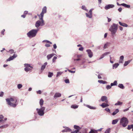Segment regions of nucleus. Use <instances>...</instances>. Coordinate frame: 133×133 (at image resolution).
<instances>
[{
    "instance_id": "ea45409f",
    "label": "nucleus",
    "mask_w": 133,
    "mask_h": 133,
    "mask_svg": "<svg viewBox=\"0 0 133 133\" xmlns=\"http://www.w3.org/2000/svg\"><path fill=\"white\" fill-rule=\"evenodd\" d=\"M23 86L22 84H19L17 85V87L18 89H20Z\"/></svg>"
},
{
    "instance_id": "9b49d317",
    "label": "nucleus",
    "mask_w": 133,
    "mask_h": 133,
    "mask_svg": "<svg viewBox=\"0 0 133 133\" xmlns=\"http://www.w3.org/2000/svg\"><path fill=\"white\" fill-rule=\"evenodd\" d=\"M86 51L87 52L89 57L90 58H91L93 56V54L91 50H90L88 49Z\"/></svg>"
},
{
    "instance_id": "e433bc0d",
    "label": "nucleus",
    "mask_w": 133,
    "mask_h": 133,
    "mask_svg": "<svg viewBox=\"0 0 133 133\" xmlns=\"http://www.w3.org/2000/svg\"><path fill=\"white\" fill-rule=\"evenodd\" d=\"M8 124H6L5 125H3L1 126V129H4L8 127Z\"/></svg>"
},
{
    "instance_id": "72a5a7b5",
    "label": "nucleus",
    "mask_w": 133,
    "mask_h": 133,
    "mask_svg": "<svg viewBox=\"0 0 133 133\" xmlns=\"http://www.w3.org/2000/svg\"><path fill=\"white\" fill-rule=\"evenodd\" d=\"M89 133H97V131L94 129H91Z\"/></svg>"
},
{
    "instance_id": "2eb2a0df",
    "label": "nucleus",
    "mask_w": 133,
    "mask_h": 133,
    "mask_svg": "<svg viewBox=\"0 0 133 133\" xmlns=\"http://www.w3.org/2000/svg\"><path fill=\"white\" fill-rule=\"evenodd\" d=\"M47 64V62L45 63L42 66L41 68V70L43 71L45 68Z\"/></svg>"
},
{
    "instance_id": "774afa93",
    "label": "nucleus",
    "mask_w": 133,
    "mask_h": 133,
    "mask_svg": "<svg viewBox=\"0 0 133 133\" xmlns=\"http://www.w3.org/2000/svg\"><path fill=\"white\" fill-rule=\"evenodd\" d=\"M3 118V116L2 115H0V119H2Z\"/></svg>"
},
{
    "instance_id": "20e7f679",
    "label": "nucleus",
    "mask_w": 133,
    "mask_h": 133,
    "mask_svg": "<svg viewBox=\"0 0 133 133\" xmlns=\"http://www.w3.org/2000/svg\"><path fill=\"white\" fill-rule=\"evenodd\" d=\"M128 123V121L127 119L125 117H123L120 119V124L123 127H125L127 125Z\"/></svg>"
},
{
    "instance_id": "37998d69",
    "label": "nucleus",
    "mask_w": 133,
    "mask_h": 133,
    "mask_svg": "<svg viewBox=\"0 0 133 133\" xmlns=\"http://www.w3.org/2000/svg\"><path fill=\"white\" fill-rule=\"evenodd\" d=\"M110 130V128H108L105 131L104 133H109Z\"/></svg>"
},
{
    "instance_id": "6e6552de",
    "label": "nucleus",
    "mask_w": 133,
    "mask_h": 133,
    "mask_svg": "<svg viewBox=\"0 0 133 133\" xmlns=\"http://www.w3.org/2000/svg\"><path fill=\"white\" fill-rule=\"evenodd\" d=\"M46 6H44L43 8L42 12L41 14L39 15H38L39 17H41V19H42V18L43 17L44 14L46 12Z\"/></svg>"
},
{
    "instance_id": "bb28decb",
    "label": "nucleus",
    "mask_w": 133,
    "mask_h": 133,
    "mask_svg": "<svg viewBox=\"0 0 133 133\" xmlns=\"http://www.w3.org/2000/svg\"><path fill=\"white\" fill-rule=\"evenodd\" d=\"M98 82L101 84H105L107 83L106 81L102 80H99L98 81Z\"/></svg>"
},
{
    "instance_id": "338daca9",
    "label": "nucleus",
    "mask_w": 133,
    "mask_h": 133,
    "mask_svg": "<svg viewBox=\"0 0 133 133\" xmlns=\"http://www.w3.org/2000/svg\"><path fill=\"white\" fill-rule=\"evenodd\" d=\"M129 110V108H128L126 109H124V110H123V111L124 112H125L126 111H128V110Z\"/></svg>"
},
{
    "instance_id": "2f4dec72",
    "label": "nucleus",
    "mask_w": 133,
    "mask_h": 133,
    "mask_svg": "<svg viewBox=\"0 0 133 133\" xmlns=\"http://www.w3.org/2000/svg\"><path fill=\"white\" fill-rule=\"evenodd\" d=\"M123 103L119 101H118L117 102L115 103V105H120L122 104Z\"/></svg>"
},
{
    "instance_id": "423d86ee",
    "label": "nucleus",
    "mask_w": 133,
    "mask_h": 133,
    "mask_svg": "<svg viewBox=\"0 0 133 133\" xmlns=\"http://www.w3.org/2000/svg\"><path fill=\"white\" fill-rule=\"evenodd\" d=\"M45 109V107H41V108L39 109H36V111L38 115L41 116H43L44 114V111Z\"/></svg>"
},
{
    "instance_id": "39448f33",
    "label": "nucleus",
    "mask_w": 133,
    "mask_h": 133,
    "mask_svg": "<svg viewBox=\"0 0 133 133\" xmlns=\"http://www.w3.org/2000/svg\"><path fill=\"white\" fill-rule=\"evenodd\" d=\"M39 19L40 20H38L37 21L35 24V26L37 28H38L39 26H42L44 25V21L43 20V18L41 19V17H39Z\"/></svg>"
},
{
    "instance_id": "58836bf2",
    "label": "nucleus",
    "mask_w": 133,
    "mask_h": 133,
    "mask_svg": "<svg viewBox=\"0 0 133 133\" xmlns=\"http://www.w3.org/2000/svg\"><path fill=\"white\" fill-rule=\"evenodd\" d=\"M62 72H57V74L56 75V77H58L60 75L62 74Z\"/></svg>"
},
{
    "instance_id": "a19ab883",
    "label": "nucleus",
    "mask_w": 133,
    "mask_h": 133,
    "mask_svg": "<svg viewBox=\"0 0 133 133\" xmlns=\"http://www.w3.org/2000/svg\"><path fill=\"white\" fill-rule=\"evenodd\" d=\"M82 9L86 11H88V10L86 9L85 6L84 5H82Z\"/></svg>"
},
{
    "instance_id": "4d7b16f0",
    "label": "nucleus",
    "mask_w": 133,
    "mask_h": 133,
    "mask_svg": "<svg viewBox=\"0 0 133 133\" xmlns=\"http://www.w3.org/2000/svg\"><path fill=\"white\" fill-rule=\"evenodd\" d=\"M4 92H2L0 94V97H2L3 95Z\"/></svg>"
},
{
    "instance_id": "aec40b11",
    "label": "nucleus",
    "mask_w": 133,
    "mask_h": 133,
    "mask_svg": "<svg viewBox=\"0 0 133 133\" xmlns=\"http://www.w3.org/2000/svg\"><path fill=\"white\" fill-rule=\"evenodd\" d=\"M124 56H122L120 57L119 62L120 63H122L124 60Z\"/></svg>"
},
{
    "instance_id": "052dcab7",
    "label": "nucleus",
    "mask_w": 133,
    "mask_h": 133,
    "mask_svg": "<svg viewBox=\"0 0 133 133\" xmlns=\"http://www.w3.org/2000/svg\"><path fill=\"white\" fill-rule=\"evenodd\" d=\"M53 47L55 49H56L57 48V46L56 44H55L54 45Z\"/></svg>"
},
{
    "instance_id": "c9c22d12",
    "label": "nucleus",
    "mask_w": 133,
    "mask_h": 133,
    "mask_svg": "<svg viewBox=\"0 0 133 133\" xmlns=\"http://www.w3.org/2000/svg\"><path fill=\"white\" fill-rule=\"evenodd\" d=\"M53 75V73L49 72L48 75V77L50 78Z\"/></svg>"
},
{
    "instance_id": "8fccbe9b",
    "label": "nucleus",
    "mask_w": 133,
    "mask_h": 133,
    "mask_svg": "<svg viewBox=\"0 0 133 133\" xmlns=\"http://www.w3.org/2000/svg\"><path fill=\"white\" fill-rule=\"evenodd\" d=\"M46 42L47 43H49L51 44H52V43L50 41H48V40H44V41H43V42Z\"/></svg>"
},
{
    "instance_id": "cd10ccee",
    "label": "nucleus",
    "mask_w": 133,
    "mask_h": 133,
    "mask_svg": "<svg viewBox=\"0 0 133 133\" xmlns=\"http://www.w3.org/2000/svg\"><path fill=\"white\" fill-rule=\"evenodd\" d=\"M131 61V60H129V61H125L124 65V66H126L129 63H130Z\"/></svg>"
},
{
    "instance_id": "09e8293b",
    "label": "nucleus",
    "mask_w": 133,
    "mask_h": 133,
    "mask_svg": "<svg viewBox=\"0 0 133 133\" xmlns=\"http://www.w3.org/2000/svg\"><path fill=\"white\" fill-rule=\"evenodd\" d=\"M65 82L66 83H69V79H65Z\"/></svg>"
},
{
    "instance_id": "7c9ffc66",
    "label": "nucleus",
    "mask_w": 133,
    "mask_h": 133,
    "mask_svg": "<svg viewBox=\"0 0 133 133\" xmlns=\"http://www.w3.org/2000/svg\"><path fill=\"white\" fill-rule=\"evenodd\" d=\"M118 86L120 88L122 89H123L124 88V85L122 84H118Z\"/></svg>"
},
{
    "instance_id": "393cba45",
    "label": "nucleus",
    "mask_w": 133,
    "mask_h": 133,
    "mask_svg": "<svg viewBox=\"0 0 133 133\" xmlns=\"http://www.w3.org/2000/svg\"><path fill=\"white\" fill-rule=\"evenodd\" d=\"M119 111V110L118 109H116L115 111H114L112 113V115H116Z\"/></svg>"
},
{
    "instance_id": "ddd939ff",
    "label": "nucleus",
    "mask_w": 133,
    "mask_h": 133,
    "mask_svg": "<svg viewBox=\"0 0 133 133\" xmlns=\"http://www.w3.org/2000/svg\"><path fill=\"white\" fill-rule=\"evenodd\" d=\"M74 128L75 129H77V130H76L75 131L72 132L71 133H77L79 131V129H81V128H80L78 126L76 125H74Z\"/></svg>"
},
{
    "instance_id": "c03bdc74",
    "label": "nucleus",
    "mask_w": 133,
    "mask_h": 133,
    "mask_svg": "<svg viewBox=\"0 0 133 133\" xmlns=\"http://www.w3.org/2000/svg\"><path fill=\"white\" fill-rule=\"evenodd\" d=\"M111 85H107L106 87V88L107 89H109L111 88Z\"/></svg>"
},
{
    "instance_id": "a878e982",
    "label": "nucleus",
    "mask_w": 133,
    "mask_h": 133,
    "mask_svg": "<svg viewBox=\"0 0 133 133\" xmlns=\"http://www.w3.org/2000/svg\"><path fill=\"white\" fill-rule=\"evenodd\" d=\"M43 102L44 101L42 99H41L39 101V104L41 107H43L42 105L43 104Z\"/></svg>"
},
{
    "instance_id": "49530a36",
    "label": "nucleus",
    "mask_w": 133,
    "mask_h": 133,
    "mask_svg": "<svg viewBox=\"0 0 133 133\" xmlns=\"http://www.w3.org/2000/svg\"><path fill=\"white\" fill-rule=\"evenodd\" d=\"M57 59V57L56 56H54V57L52 59L53 62H54L55 61V60Z\"/></svg>"
},
{
    "instance_id": "f3484780",
    "label": "nucleus",
    "mask_w": 133,
    "mask_h": 133,
    "mask_svg": "<svg viewBox=\"0 0 133 133\" xmlns=\"http://www.w3.org/2000/svg\"><path fill=\"white\" fill-rule=\"evenodd\" d=\"M61 96V94L58 92L56 93L54 96V98H56L57 97H60Z\"/></svg>"
},
{
    "instance_id": "473e14b6",
    "label": "nucleus",
    "mask_w": 133,
    "mask_h": 133,
    "mask_svg": "<svg viewBox=\"0 0 133 133\" xmlns=\"http://www.w3.org/2000/svg\"><path fill=\"white\" fill-rule=\"evenodd\" d=\"M117 82L116 81H115L113 83H111V86H112L114 85H117Z\"/></svg>"
},
{
    "instance_id": "f8f14e48",
    "label": "nucleus",
    "mask_w": 133,
    "mask_h": 133,
    "mask_svg": "<svg viewBox=\"0 0 133 133\" xmlns=\"http://www.w3.org/2000/svg\"><path fill=\"white\" fill-rule=\"evenodd\" d=\"M101 100L102 101L105 102L106 103H108V102L107 97L105 96H102L101 98Z\"/></svg>"
},
{
    "instance_id": "5701e85b",
    "label": "nucleus",
    "mask_w": 133,
    "mask_h": 133,
    "mask_svg": "<svg viewBox=\"0 0 133 133\" xmlns=\"http://www.w3.org/2000/svg\"><path fill=\"white\" fill-rule=\"evenodd\" d=\"M86 16L87 17H88L89 18H91L92 17V15L89 13L88 14L87 13H85Z\"/></svg>"
},
{
    "instance_id": "680f3d73",
    "label": "nucleus",
    "mask_w": 133,
    "mask_h": 133,
    "mask_svg": "<svg viewBox=\"0 0 133 133\" xmlns=\"http://www.w3.org/2000/svg\"><path fill=\"white\" fill-rule=\"evenodd\" d=\"M98 79H102V77L101 76V75H99V74L98 75Z\"/></svg>"
},
{
    "instance_id": "6e6d98bb",
    "label": "nucleus",
    "mask_w": 133,
    "mask_h": 133,
    "mask_svg": "<svg viewBox=\"0 0 133 133\" xmlns=\"http://www.w3.org/2000/svg\"><path fill=\"white\" fill-rule=\"evenodd\" d=\"M37 94H41V91L40 90H39L37 91Z\"/></svg>"
},
{
    "instance_id": "6ab92c4d",
    "label": "nucleus",
    "mask_w": 133,
    "mask_h": 133,
    "mask_svg": "<svg viewBox=\"0 0 133 133\" xmlns=\"http://www.w3.org/2000/svg\"><path fill=\"white\" fill-rule=\"evenodd\" d=\"M54 54L52 53L49 54L47 56V58L48 60H49L54 55Z\"/></svg>"
},
{
    "instance_id": "c756f323",
    "label": "nucleus",
    "mask_w": 133,
    "mask_h": 133,
    "mask_svg": "<svg viewBox=\"0 0 133 133\" xmlns=\"http://www.w3.org/2000/svg\"><path fill=\"white\" fill-rule=\"evenodd\" d=\"M119 64L118 63H116L114 64L113 65L112 68L113 69H114V68H116L118 66Z\"/></svg>"
},
{
    "instance_id": "0e129e2a",
    "label": "nucleus",
    "mask_w": 133,
    "mask_h": 133,
    "mask_svg": "<svg viewBox=\"0 0 133 133\" xmlns=\"http://www.w3.org/2000/svg\"><path fill=\"white\" fill-rule=\"evenodd\" d=\"M107 18L108 19V22H110L111 21V19L110 18H108V17H107Z\"/></svg>"
},
{
    "instance_id": "e2e57ef3",
    "label": "nucleus",
    "mask_w": 133,
    "mask_h": 133,
    "mask_svg": "<svg viewBox=\"0 0 133 133\" xmlns=\"http://www.w3.org/2000/svg\"><path fill=\"white\" fill-rule=\"evenodd\" d=\"M45 46L46 47H49L50 46V45L48 44H45Z\"/></svg>"
},
{
    "instance_id": "864d4df0",
    "label": "nucleus",
    "mask_w": 133,
    "mask_h": 133,
    "mask_svg": "<svg viewBox=\"0 0 133 133\" xmlns=\"http://www.w3.org/2000/svg\"><path fill=\"white\" fill-rule=\"evenodd\" d=\"M68 71L71 73H74L75 72V71H71L69 70H68Z\"/></svg>"
},
{
    "instance_id": "dca6fc26",
    "label": "nucleus",
    "mask_w": 133,
    "mask_h": 133,
    "mask_svg": "<svg viewBox=\"0 0 133 133\" xmlns=\"http://www.w3.org/2000/svg\"><path fill=\"white\" fill-rule=\"evenodd\" d=\"M84 105L90 109L95 110L96 109V108L95 107H91L88 105L84 104Z\"/></svg>"
},
{
    "instance_id": "69168bd1",
    "label": "nucleus",
    "mask_w": 133,
    "mask_h": 133,
    "mask_svg": "<svg viewBox=\"0 0 133 133\" xmlns=\"http://www.w3.org/2000/svg\"><path fill=\"white\" fill-rule=\"evenodd\" d=\"M28 11H25L24 12V15H25L27 14H28Z\"/></svg>"
},
{
    "instance_id": "f03ea898",
    "label": "nucleus",
    "mask_w": 133,
    "mask_h": 133,
    "mask_svg": "<svg viewBox=\"0 0 133 133\" xmlns=\"http://www.w3.org/2000/svg\"><path fill=\"white\" fill-rule=\"evenodd\" d=\"M39 30V29H32L27 33V36L30 38L34 37L36 36Z\"/></svg>"
},
{
    "instance_id": "4be33fe9",
    "label": "nucleus",
    "mask_w": 133,
    "mask_h": 133,
    "mask_svg": "<svg viewBox=\"0 0 133 133\" xmlns=\"http://www.w3.org/2000/svg\"><path fill=\"white\" fill-rule=\"evenodd\" d=\"M121 5L127 8H130V5H127L125 3H122L121 4Z\"/></svg>"
},
{
    "instance_id": "1a4fd4ad",
    "label": "nucleus",
    "mask_w": 133,
    "mask_h": 133,
    "mask_svg": "<svg viewBox=\"0 0 133 133\" xmlns=\"http://www.w3.org/2000/svg\"><path fill=\"white\" fill-rule=\"evenodd\" d=\"M17 56V55L16 54L14 53L13 55L12 56H10L6 60L7 61H10L11 60H13L14 58H16Z\"/></svg>"
},
{
    "instance_id": "7ed1b4c3",
    "label": "nucleus",
    "mask_w": 133,
    "mask_h": 133,
    "mask_svg": "<svg viewBox=\"0 0 133 133\" xmlns=\"http://www.w3.org/2000/svg\"><path fill=\"white\" fill-rule=\"evenodd\" d=\"M118 29V25L115 23H113L111 25L109 29V30L111 32L112 35H114L117 32Z\"/></svg>"
},
{
    "instance_id": "4c0bfd02",
    "label": "nucleus",
    "mask_w": 133,
    "mask_h": 133,
    "mask_svg": "<svg viewBox=\"0 0 133 133\" xmlns=\"http://www.w3.org/2000/svg\"><path fill=\"white\" fill-rule=\"evenodd\" d=\"M133 124H131L130 125H128V127H127V129L128 130H130L132 128V127H133Z\"/></svg>"
},
{
    "instance_id": "bf43d9fd",
    "label": "nucleus",
    "mask_w": 133,
    "mask_h": 133,
    "mask_svg": "<svg viewBox=\"0 0 133 133\" xmlns=\"http://www.w3.org/2000/svg\"><path fill=\"white\" fill-rule=\"evenodd\" d=\"M122 10V9L121 8H119L118 9V10L119 12H121Z\"/></svg>"
},
{
    "instance_id": "79ce46f5",
    "label": "nucleus",
    "mask_w": 133,
    "mask_h": 133,
    "mask_svg": "<svg viewBox=\"0 0 133 133\" xmlns=\"http://www.w3.org/2000/svg\"><path fill=\"white\" fill-rule=\"evenodd\" d=\"M9 52L10 53V54H12L13 53H15V52H14V50L13 49H11L9 51Z\"/></svg>"
},
{
    "instance_id": "3c124183",
    "label": "nucleus",
    "mask_w": 133,
    "mask_h": 133,
    "mask_svg": "<svg viewBox=\"0 0 133 133\" xmlns=\"http://www.w3.org/2000/svg\"><path fill=\"white\" fill-rule=\"evenodd\" d=\"M93 10V9H90L89 11V13L92 15V10Z\"/></svg>"
},
{
    "instance_id": "9d476101",
    "label": "nucleus",
    "mask_w": 133,
    "mask_h": 133,
    "mask_svg": "<svg viewBox=\"0 0 133 133\" xmlns=\"http://www.w3.org/2000/svg\"><path fill=\"white\" fill-rule=\"evenodd\" d=\"M114 6V5L109 4L105 6L104 7V8L105 10H107L109 9L113 8Z\"/></svg>"
},
{
    "instance_id": "13d9d810",
    "label": "nucleus",
    "mask_w": 133,
    "mask_h": 133,
    "mask_svg": "<svg viewBox=\"0 0 133 133\" xmlns=\"http://www.w3.org/2000/svg\"><path fill=\"white\" fill-rule=\"evenodd\" d=\"M5 31V30L4 29L3 30L1 31V34L3 35H4V32Z\"/></svg>"
},
{
    "instance_id": "412c9836",
    "label": "nucleus",
    "mask_w": 133,
    "mask_h": 133,
    "mask_svg": "<svg viewBox=\"0 0 133 133\" xmlns=\"http://www.w3.org/2000/svg\"><path fill=\"white\" fill-rule=\"evenodd\" d=\"M119 23L122 26L124 27H127L128 26V25L124 23H122L120 22H119Z\"/></svg>"
},
{
    "instance_id": "b1692460",
    "label": "nucleus",
    "mask_w": 133,
    "mask_h": 133,
    "mask_svg": "<svg viewBox=\"0 0 133 133\" xmlns=\"http://www.w3.org/2000/svg\"><path fill=\"white\" fill-rule=\"evenodd\" d=\"M110 44H111L110 43L107 42L104 45L103 47V48L104 49H106L107 47V46H108Z\"/></svg>"
},
{
    "instance_id": "de8ad7c7",
    "label": "nucleus",
    "mask_w": 133,
    "mask_h": 133,
    "mask_svg": "<svg viewBox=\"0 0 133 133\" xmlns=\"http://www.w3.org/2000/svg\"><path fill=\"white\" fill-rule=\"evenodd\" d=\"M105 110H106L107 111V112H110V109L108 108H106L105 109Z\"/></svg>"
},
{
    "instance_id": "4468645a",
    "label": "nucleus",
    "mask_w": 133,
    "mask_h": 133,
    "mask_svg": "<svg viewBox=\"0 0 133 133\" xmlns=\"http://www.w3.org/2000/svg\"><path fill=\"white\" fill-rule=\"evenodd\" d=\"M63 127L65 128V129L62 131V132H70L71 130L69 128L66 127Z\"/></svg>"
},
{
    "instance_id": "f257e3e1",
    "label": "nucleus",
    "mask_w": 133,
    "mask_h": 133,
    "mask_svg": "<svg viewBox=\"0 0 133 133\" xmlns=\"http://www.w3.org/2000/svg\"><path fill=\"white\" fill-rule=\"evenodd\" d=\"M8 105L13 108H15L17 104V99L15 97L6 99Z\"/></svg>"
},
{
    "instance_id": "a211bd4d",
    "label": "nucleus",
    "mask_w": 133,
    "mask_h": 133,
    "mask_svg": "<svg viewBox=\"0 0 133 133\" xmlns=\"http://www.w3.org/2000/svg\"><path fill=\"white\" fill-rule=\"evenodd\" d=\"M107 103H103L100 105L103 108H104L109 106V105L107 104Z\"/></svg>"
},
{
    "instance_id": "5fc2aeb1",
    "label": "nucleus",
    "mask_w": 133,
    "mask_h": 133,
    "mask_svg": "<svg viewBox=\"0 0 133 133\" xmlns=\"http://www.w3.org/2000/svg\"><path fill=\"white\" fill-rule=\"evenodd\" d=\"M104 57V55L103 54L100 57V58H99V59H101L103 58Z\"/></svg>"
},
{
    "instance_id": "c85d7f7f",
    "label": "nucleus",
    "mask_w": 133,
    "mask_h": 133,
    "mask_svg": "<svg viewBox=\"0 0 133 133\" xmlns=\"http://www.w3.org/2000/svg\"><path fill=\"white\" fill-rule=\"evenodd\" d=\"M118 120L117 119L113 120L112 122V124H116L118 122Z\"/></svg>"
},
{
    "instance_id": "f704fd0d",
    "label": "nucleus",
    "mask_w": 133,
    "mask_h": 133,
    "mask_svg": "<svg viewBox=\"0 0 133 133\" xmlns=\"http://www.w3.org/2000/svg\"><path fill=\"white\" fill-rule=\"evenodd\" d=\"M78 105H72L71 106V108H73L74 109L77 108H78Z\"/></svg>"
},
{
    "instance_id": "a18cd8bd",
    "label": "nucleus",
    "mask_w": 133,
    "mask_h": 133,
    "mask_svg": "<svg viewBox=\"0 0 133 133\" xmlns=\"http://www.w3.org/2000/svg\"><path fill=\"white\" fill-rule=\"evenodd\" d=\"M110 53V52H106L104 53L103 54L104 55V56H106L107 55L109 54Z\"/></svg>"
},
{
    "instance_id": "0eeeda50",
    "label": "nucleus",
    "mask_w": 133,
    "mask_h": 133,
    "mask_svg": "<svg viewBox=\"0 0 133 133\" xmlns=\"http://www.w3.org/2000/svg\"><path fill=\"white\" fill-rule=\"evenodd\" d=\"M24 67H25L24 70L26 72L31 70L33 68V67L31 66V65L30 64L28 63H25L24 64Z\"/></svg>"
},
{
    "instance_id": "603ef678",
    "label": "nucleus",
    "mask_w": 133,
    "mask_h": 133,
    "mask_svg": "<svg viewBox=\"0 0 133 133\" xmlns=\"http://www.w3.org/2000/svg\"><path fill=\"white\" fill-rule=\"evenodd\" d=\"M83 48L81 46L80 48H79V50L80 51H82L83 50Z\"/></svg>"
}]
</instances>
